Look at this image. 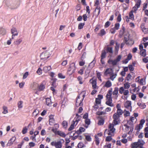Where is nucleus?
<instances>
[{"label":"nucleus","mask_w":148,"mask_h":148,"mask_svg":"<svg viewBox=\"0 0 148 148\" xmlns=\"http://www.w3.org/2000/svg\"><path fill=\"white\" fill-rule=\"evenodd\" d=\"M143 126L141 124H139L135 128V130H136L137 132H138L142 128Z\"/></svg>","instance_id":"nucleus-39"},{"label":"nucleus","mask_w":148,"mask_h":148,"mask_svg":"<svg viewBox=\"0 0 148 148\" xmlns=\"http://www.w3.org/2000/svg\"><path fill=\"white\" fill-rule=\"evenodd\" d=\"M106 34V32L104 29H102L100 31V32L99 34V36H102Z\"/></svg>","instance_id":"nucleus-48"},{"label":"nucleus","mask_w":148,"mask_h":148,"mask_svg":"<svg viewBox=\"0 0 148 148\" xmlns=\"http://www.w3.org/2000/svg\"><path fill=\"white\" fill-rule=\"evenodd\" d=\"M51 145L52 146H54L56 148H61L62 147V145L60 141H53L51 143Z\"/></svg>","instance_id":"nucleus-10"},{"label":"nucleus","mask_w":148,"mask_h":148,"mask_svg":"<svg viewBox=\"0 0 148 148\" xmlns=\"http://www.w3.org/2000/svg\"><path fill=\"white\" fill-rule=\"evenodd\" d=\"M104 122V120L102 119H99L98 124L99 125H102Z\"/></svg>","instance_id":"nucleus-45"},{"label":"nucleus","mask_w":148,"mask_h":148,"mask_svg":"<svg viewBox=\"0 0 148 148\" xmlns=\"http://www.w3.org/2000/svg\"><path fill=\"white\" fill-rule=\"evenodd\" d=\"M45 88V86L42 84H41L38 86V90L39 91L43 90Z\"/></svg>","instance_id":"nucleus-41"},{"label":"nucleus","mask_w":148,"mask_h":148,"mask_svg":"<svg viewBox=\"0 0 148 148\" xmlns=\"http://www.w3.org/2000/svg\"><path fill=\"white\" fill-rule=\"evenodd\" d=\"M62 125L63 127L64 128H67V127L68 126L67 122L65 121H64L62 122Z\"/></svg>","instance_id":"nucleus-47"},{"label":"nucleus","mask_w":148,"mask_h":148,"mask_svg":"<svg viewBox=\"0 0 148 148\" xmlns=\"http://www.w3.org/2000/svg\"><path fill=\"white\" fill-rule=\"evenodd\" d=\"M136 1V4L135 6L133 7L131 11L134 12L136 13L138 8L140 7L141 3V0H135Z\"/></svg>","instance_id":"nucleus-8"},{"label":"nucleus","mask_w":148,"mask_h":148,"mask_svg":"<svg viewBox=\"0 0 148 148\" xmlns=\"http://www.w3.org/2000/svg\"><path fill=\"white\" fill-rule=\"evenodd\" d=\"M130 120L133 123H135L137 121V119L134 117H131L130 118Z\"/></svg>","instance_id":"nucleus-58"},{"label":"nucleus","mask_w":148,"mask_h":148,"mask_svg":"<svg viewBox=\"0 0 148 148\" xmlns=\"http://www.w3.org/2000/svg\"><path fill=\"white\" fill-rule=\"evenodd\" d=\"M6 30L5 28L2 27L0 28V34L2 36H3L6 34Z\"/></svg>","instance_id":"nucleus-26"},{"label":"nucleus","mask_w":148,"mask_h":148,"mask_svg":"<svg viewBox=\"0 0 148 148\" xmlns=\"http://www.w3.org/2000/svg\"><path fill=\"white\" fill-rule=\"evenodd\" d=\"M120 116H119L116 114H114L113 116V120L112 123L114 125H117L119 124L120 122Z\"/></svg>","instance_id":"nucleus-7"},{"label":"nucleus","mask_w":148,"mask_h":148,"mask_svg":"<svg viewBox=\"0 0 148 148\" xmlns=\"http://www.w3.org/2000/svg\"><path fill=\"white\" fill-rule=\"evenodd\" d=\"M81 118L82 117L81 116L79 115L78 114H77L76 115V116L75 118L73 121L75 122V123H76V125H77L78 122L80 120Z\"/></svg>","instance_id":"nucleus-17"},{"label":"nucleus","mask_w":148,"mask_h":148,"mask_svg":"<svg viewBox=\"0 0 148 148\" xmlns=\"http://www.w3.org/2000/svg\"><path fill=\"white\" fill-rule=\"evenodd\" d=\"M112 91V89L108 91L106 96V104L111 107H113L114 106V105L112 102V97H111Z\"/></svg>","instance_id":"nucleus-3"},{"label":"nucleus","mask_w":148,"mask_h":148,"mask_svg":"<svg viewBox=\"0 0 148 148\" xmlns=\"http://www.w3.org/2000/svg\"><path fill=\"white\" fill-rule=\"evenodd\" d=\"M76 69V66L75 64L74 63H72L70 64L69 68V69L68 72H71L70 74H72L73 73L75 72Z\"/></svg>","instance_id":"nucleus-9"},{"label":"nucleus","mask_w":148,"mask_h":148,"mask_svg":"<svg viewBox=\"0 0 148 148\" xmlns=\"http://www.w3.org/2000/svg\"><path fill=\"white\" fill-rule=\"evenodd\" d=\"M125 43L127 44L131 45L134 43V41L131 38L130 39V38H125Z\"/></svg>","instance_id":"nucleus-15"},{"label":"nucleus","mask_w":148,"mask_h":148,"mask_svg":"<svg viewBox=\"0 0 148 148\" xmlns=\"http://www.w3.org/2000/svg\"><path fill=\"white\" fill-rule=\"evenodd\" d=\"M7 5L9 7H11L12 8H16L19 5V2L15 0L11 1L9 2H7Z\"/></svg>","instance_id":"nucleus-5"},{"label":"nucleus","mask_w":148,"mask_h":148,"mask_svg":"<svg viewBox=\"0 0 148 148\" xmlns=\"http://www.w3.org/2000/svg\"><path fill=\"white\" fill-rule=\"evenodd\" d=\"M36 72L39 75H40L42 74V70L40 68H39L37 70Z\"/></svg>","instance_id":"nucleus-55"},{"label":"nucleus","mask_w":148,"mask_h":148,"mask_svg":"<svg viewBox=\"0 0 148 148\" xmlns=\"http://www.w3.org/2000/svg\"><path fill=\"white\" fill-rule=\"evenodd\" d=\"M84 25V23H79L78 26V28L79 29H82Z\"/></svg>","instance_id":"nucleus-51"},{"label":"nucleus","mask_w":148,"mask_h":148,"mask_svg":"<svg viewBox=\"0 0 148 148\" xmlns=\"http://www.w3.org/2000/svg\"><path fill=\"white\" fill-rule=\"evenodd\" d=\"M56 134L63 138L65 137L66 136L64 133L60 131H57L56 132Z\"/></svg>","instance_id":"nucleus-21"},{"label":"nucleus","mask_w":148,"mask_h":148,"mask_svg":"<svg viewBox=\"0 0 148 148\" xmlns=\"http://www.w3.org/2000/svg\"><path fill=\"white\" fill-rule=\"evenodd\" d=\"M76 123H75V122H73V121L71 125L70 126V127L68 129V130L69 131H71L72 130L74 127L76 125H76Z\"/></svg>","instance_id":"nucleus-28"},{"label":"nucleus","mask_w":148,"mask_h":148,"mask_svg":"<svg viewBox=\"0 0 148 148\" xmlns=\"http://www.w3.org/2000/svg\"><path fill=\"white\" fill-rule=\"evenodd\" d=\"M130 87V84L128 82H126L124 84V87H121L119 90L120 94H123L124 95H127L129 93V91L127 90Z\"/></svg>","instance_id":"nucleus-1"},{"label":"nucleus","mask_w":148,"mask_h":148,"mask_svg":"<svg viewBox=\"0 0 148 148\" xmlns=\"http://www.w3.org/2000/svg\"><path fill=\"white\" fill-rule=\"evenodd\" d=\"M118 62L115 59L114 60H109L108 61V63L109 64H112L113 65H116L117 63Z\"/></svg>","instance_id":"nucleus-27"},{"label":"nucleus","mask_w":148,"mask_h":148,"mask_svg":"<svg viewBox=\"0 0 148 148\" xmlns=\"http://www.w3.org/2000/svg\"><path fill=\"white\" fill-rule=\"evenodd\" d=\"M131 146L132 148H137L139 145L138 142H134L131 144Z\"/></svg>","instance_id":"nucleus-29"},{"label":"nucleus","mask_w":148,"mask_h":148,"mask_svg":"<svg viewBox=\"0 0 148 148\" xmlns=\"http://www.w3.org/2000/svg\"><path fill=\"white\" fill-rule=\"evenodd\" d=\"M95 61L93 60L89 65L88 66V67H89L91 69H92V68L94 66V65L95 63Z\"/></svg>","instance_id":"nucleus-37"},{"label":"nucleus","mask_w":148,"mask_h":148,"mask_svg":"<svg viewBox=\"0 0 148 148\" xmlns=\"http://www.w3.org/2000/svg\"><path fill=\"white\" fill-rule=\"evenodd\" d=\"M38 86V84L36 82H34L31 84V87L33 89H35Z\"/></svg>","instance_id":"nucleus-30"},{"label":"nucleus","mask_w":148,"mask_h":148,"mask_svg":"<svg viewBox=\"0 0 148 148\" xmlns=\"http://www.w3.org/2000/svg\"><path fill=\"white\" fill-rule=\"evenodd\" d=\"M99 0H97L95 2L94 6L97 8L96 10H98L99 11V9L100 8L99 5Z\"/></svg>","instance_id":"nucleus-24"},{"label":"nucleus","mask_w":148,"mask_h":148,"mask_svg":"<svg viewBox=\"0 0 148 148\" xmlns=\"http://www.w3.org/2000/svg\"><path fill=\"white\" fill-rule=\"evenodd\" d=\"M133 12L131 11L129 14L130 18L132 20H134V16L133 13Z\"/></svg>","instance_id":"nucleus-43"},{"label":"nucleus","mask_w":148,"mask_h":148,"mask_svg":"<svg viewBox=\"0 0 148 148\" xmlns=\"http://www.w3.org/2000/svg\"><path fill=\"white\" fill-rule=\"evenodd\" d=\"M16 139V138L15 137L13 136L12 137L9 141L7 144V145L8 146H10L11 145L13 144V142Z\"/></svg>","instance_id":"nucleus-19"},{"label":"nucleus","mask_w":148,"mask_h":148,"mask_svg":"<svg viewBox=\"0 0 148 148\" xmlns=\"http://www.w3.org/2000/svg\"><path fill=\"white\" fill-rule=\"evenodd\" d=\"M101 74L100 73H97V77L98 79L100 80L101 82L102 81V80L101 79Z\"/></svg>","instance_id":"nucleus-63"},{"label":"nucleus","mask_w":148,"mask_h":148,"mask_svg":"<svg viewBox=\"0 0 148 148\" xmlns=\"http://www.w3.org/2000/svg\"><path fill=\"white\" fill-rule=\"evenodd\" d=\"M22 41V40L21 39H19L15 41V43L16 44L19 45L21 43Z\"/></svg>","instance_id":"nucleus-59"},{"label":"nucleus","mask_w":148,"mask_h":148,"mask_svg":"<svg viewBox=\"0 0 148 148\" xmlns=\"http://www.w3.org/2000/svg\"><path fill=\"white\" fill-rule=\"evenodd\" d=\"M77 147L79 148H82L83 147H85V145L82 143H79Z\"/></svg>","instance_id":"nucleus-53"},{"label":"nucleus","mask_w":148,"mask_h":148,"mask_svg":"<svg viewBox=\"0 0 148 148\" xmlns=\"http://www.w3.org/2000/svg\"><path fill=\"white\" fill-rule=\"evenodd\" d=\"M85 129L84 128L82 127H80L79 130L76 132V133L78 134H80L82 132H84Z\"/></svg>","instance_id":"nucleus-33"},{"label":"nucleus","mask_w":148,"mask_h":148,"mask_svg":"<svg viewBox=\"0 0 148 148\" xmlns=\"http://www.w3.org/2000/svg\"><path fill=\"white\" fill-rule=\"evenodd\" d=\"M51 69V66H45L43 67V70L45 73H47Z\"/></svg>","instance_id":"nucleus-23"},{"label":"nucleus","mask_w":148,"mask_h":148,"mask_svg":"<svg viewBox=\"0 0 148 148\" xmlns=\"http://www.w3.org/2000/svg\"><path fill=\"white\" fill-rule=\"evenodd\" d=\"M123 113V112L121 109H118L117 110L116 112L114 114H116L119 116H120V115L122 114Z\"/></svg>","instance_id":"nucleus-36"},{"label":"nucleus","mask_w":148,"mask_h":148,"mask_svg":"<svg viewBox=\"0 0 148 148\" xmlns=\"http://www.w3.org/2000/svg\"><path fill=\"white\" fill-rule=\"evenodd\" d=\"M91 69L88 67L87 68L85 72V76L86 77H88Z\"/></svg>","instance_id":"nucleus-22"},{"label":"nucleus","mask_w":148,"mask_h":148,"mask_svg":"<svg viewBox=\"0 0 148 148\" xmlns=\"http://www.w3.org/2000/svg\"><path fill=\"white\" fill-rule=\"evenodd\" d=\"M141 28L143 32L146 34L148 32V29L145 28V25L144 24H142L141 25Z\"/></svg>","instance_id":"nucleus-20"},{"label":"nucleus","mask_w":148,"mask_h":148,"mask_svg":"<svg viewBox=\"0 0 148 148\" xmlns=\"http://www.w3.org/2000/svg\"><path fill=\"white\" fill-rule=\"evenodd\" d=\"M77 79L78 81L79 82V83L80 84H82L83 83V78L81 76H79L77 78Z\"/></svg>","instance_id":"nucleus-44"},{"label":"nucleus","mask_w":148,"mask_h":148,"mask_svg":"<svg viewBox=\"0 0 148 148\" xmlns=\"http://www.w3.org/2000/svg\"><path fill=\"white\" fill-rule=\"evenodd\" d=\"M148 38H143V41L142 42V43L143 44V45H144L145 47V48L147 47V46L148 45V42H144L145 40H148Z\"/></svg>","instance_id":"nucleus-31"},{"label":"nucleus","mask_w":148,"mask_h":148,"mask_svg":"<svg viewBox=\"0 0 148 148\" xmlns=\"http://www.w3.org/2000/svg\"><path fill=\"white\" fill-rule=\"evenodd\" d=\"M113 73V71L111 68H108L105 71L104 74L107 75L108 74L111 75Z\"/></svg>","instance_id":"nucleus-18"},{"label":"nucleus","mask_w":148,"mask_h":148,"mask_svg":"<svg viewBox=\"0 0 148 148\" xmlns=\"http://www.w3.org/2000/svg\"><path fill=\"white\" fill-rule=\"evenodd\" d=\"M49 51L47 50L42 52L40 55V59L43 60H46L51 56Z\"/></svg>","instance_id":"nucleus-6"},{"label":"nucleus","mask_w":148,"mask_h":148,"mask_svg":"<svg viewBox=\"0 0 148 148\" xmlns=\"http://www.w3.org/2000/svg\"><path fill=\"white\" fill-rule=\"evenodd\" d=\"M39 111L38 110L36 109L35 110L34 112H33V115L35 116H36L38 114Z\"/></svg>","instance_id":"nucleus-57"},{"label":"nucleus","mask_w":148,"mask_h":148,"mask_svg":"<svg viewBox=\"0 0 148 148\" xmlns=\"http://www.w3.org/2000/svg\"><path fill=\"white\" fill-rule=\"evenodd\" d=\"M85 96V92H82L80 93L76 101V105L77 107L82 106V101Z\"/></svg>","instance_id":"nucleus-4"},{"label":"nucleus","mask_w":148,"mask_h":148,"mask_svg":"<svg viewBox=\"0 0 148 148\" xmlns=\"http://www.w3.org/2000/svg\"><path fill=\"white\" fill-rule=\"evenodd\" d=\"M106 55V52L105 51H102L101 56V59H103L105 57Z\"/></svg>","instance_id":"nucleus-49"},{"label":"nucleus","mask_w":148,"mask_h":148,"mask_svg":"<svg viewBox=\"0 0 148 148\" xmlns=\"http://www.w3.org/2000/svg\"><path fill=\"white\" fill-rule=\"evenodd\" d=\"M46 102L47 105L48 106H51V99L49 98H47L46 99Z\"/></svg>","instance_id":"nucleus-35"},{"label":"nucleus","mask_w":148,"mask_h":148,"mask_svg":"<svg viewBox=\"0 0 148 148\" xmlns=\"http://www.w3.org/2000/svg\"><path fill=\"white\" fill-rule=\"evenodd\" d=\"M123 112L124 114V115L125 117L128 116L130 115V112L128 111H127L126 110H124Z\"/></svg>","instance_id":"nucleus-46"},{"label":"nucleus","mask_w":148,"mask_h":148,"mask_svg":"<svg viewBox=\"0 0 148 148\" xmlns=\"http://www.w3.org/2000/svg\"><path fill=\"white\" fill-rule=\"evenodd\" d=\"M115 125L113 123H110L108 126V130L106 129L104 132V134L105 135L106 133H107L109 135L111 136H113L114 134L115 129L114 127V126Z\"/></svg>","instance_id":"nucleus-2"},{"label":"nucleus","mask_w":148,"mask_h":148,"mask_svg":"<svg viewBox=\"0 0 148 148\" xmlns=\"http://www.w3.org/2000/svg\"><path fill=\"white\" fill-rule=\"evenodd\" d=\"M139 83L142 85H145V80L143 79H141L139 82Z\"/></svg>","instance_id":"nucleus-50"},{"label":"nucleus","mask_w":148,"mask_h":148,"mask_svg":"<svg viewBox=\"0 0 148 148\" xmlns=\"http://www.w3.org/2000/svg\"><path fill=\"white\" fill-rule=\"evenodd\" d=\"M24 84H25L24 82H23L20 83H19V87L20 88H22L23 87Z\"/></svg>","instance_id":"nucleus-61"},{"label":"nucleus","mask_w":148,"mask_h":148,"mask_svg":"<svg viewBox=\"0 0 148 148\" xmlns=\"http://www.w3.org/2000/svg\"><path fill=\"white\" fill-rule=\"evenodd\" d=\"M2 109L3 110L2 113L3 114H6L8 113V108L7 106H3L2 107Z\"/></svg>","instance_id":"nucleus-25"},{"label":"nucleus","mask_w":148,"mask_h":148,"mask_svg":"<svg viewBox=\"0 0 148 148\" xmlns=\"http://www.w3.org/2000/svg\"><path fill=\"white\" fill-rule=\"evenodd\" d=\"M124 127L125 128L126 131H128V133L129 134H131L133 131L134 129L132 127H130L127 125H125Z\"/></svg>","instance_id":"nucleus-16"},{"label":"nucleus","mask_w":148,"mask_h":148,"mask_svg":"<svg viewBox=\"0 0 148 148\" xmlns=\"http://www.w3.org/2000/svg\"><path fill=\"white\" fill-rule=\"evenodd\" d=\"M27 127H24L22 131V133L23 134H26L27 132Z\"/></svg>","instance_id":"nucleus-54"},{"label":"nucleus","mask_w":148,"mask_h":148,"mask_svg":"<svg viewBox=\"0 0 148 148\" xmlns=\"http://www.w3.org/2000/svg\"><path fill=\"white\" fill-rule=\"evenodd\" d=\"M11 33L12 35V37H15L18 36V32L17 29L15 27H13L11 29Z\"/></svg>","instance_id":"nucleus-13"},{"label":"nucleus","mask_w":148,"mask_h":148,"mask_svg":"<svg viewBox=\"0 0 148 148\" xmlns=\"http://www.w3.org/2000/svg\"><path fill=\"white\" fill-rule=\"evenodd\" d=\"M140 55L143 57H145L146 55V50L145 49L141 50L140 51Z\"/></svg>","instance_id":"nucleus-38"},{"label":"nucleus","mask_w":148,"mask_h":148,"mask_svg":"<svg viewBox=\"0 0 148 148\" xmlns=\"http://www.w3.org/2000/svg\"><path fill=\"white\" fill-rule=\"evenodd\" d=\"M90 82L92 84L93 88L98 89V87L97 86V82L96 79L93 78L90 80Z\"/></svg>","instance_id":"nucleus-14"},{"label":"nucleus","mask_w":148,"mask_h":148,"mask_svg":"<svg viewBox=\"0 0 148 148\" xmlns=\"http://www.w3.org/2000/svg\"><path fill=\"white\" fill-rule=\"evenodd\" d=\"M138 143L139 145H143L145 143V142H144V141L142 139H139L138 140Z\"/></svg>","instance_id":"nucleus-52"},{"label":"nucleus","mask_w":148,"mask_h":148,"mask_svg":"<svg viewBox=\"0 0 148 148\" xmlns=\"http://www.w3.org/2000/svg\"><path fill=\"white\" fill-rule=\"evenodd\" d=\"M124 106L125 108L129 109L130 112L132 111V106H131V102L130 101H126L125 103Z\"/></svg>","instance_id":"nucleus-11"},{"label":"nucleus","mask_w":148,"mask_h":148,"mask_svg":"<svg viewBox=\"0 0 148 148\" xmlns=\"http://www.w3.org/2000/svg\"><path fill=\"white\" fill-rule=\"evenodd\" d=\"M54 119H49V124L50 125H52L55 123Z\"/></svg>","instance_id":"nucleus-62"},{"label":"nucleus","mask_w":148,"mask_h":148,"mask_svg":"<svg viewBox=\"0 0 148 148\" xmlns=\"http://www.w3.org/2000/svg\"><path fill=\"white\" fill-rule=\"evenodd\" d=\"M29 145L30 147H33L35 145V143L33 142H30L29 143Z\"/></svg>","instance_id":"nucleus-60"},{"label":"nucleus","mask_w":148,"mask_h":148,"mask_svg":"<svg viewBox=\"0 0 148 148\" xmlns=\"http://www.w3.org/2000/svg\"><path fill=\"white\" fill-rule=\"evenodd\" d=\"M112 138L111 136H108L106 137V141H110L112 140Z\"/></svg>","instance_id":"nucleus-64"},{"label":"nucleus","mask_w":148,"mask_h":148,"mask_svg":"<svg viewBox=\"0 0 148 148\" xmlns=\"http://www.w3.org/2000/svg\"><path fill=\"white\" fill-rule=\"evenodd\" d=\"M97 9V8H96L95 9L94 12V14L96 16H98L100 12V8L99 9V11L98 10H96Z\"/></svg>","instance_id":"nucleus-42"},{"label":"nucleus","mask_w":148,"mask_h":148,"mask_svg":"<svg viewBox=\"0 0 148 148\" xmlns=\"http://www.w3.org/2000/svg\"><path fill=\"white\" fill-rule=\"evenodd\" d=\"M29 75V73L28 72H26L23 75V79H26Z\"/></svg>","instance_id":"nucleus-56"},{"label":"nucleus","mask_w":148,"mask_h":148,"mask_svg":"<svg viewBox=\"0 0 148 148\" xmlns=\"http://www.w3.org/2000/svg\"><path fill=\"white\" fill-rule=\"evenodd\" d=\"M112 86V83L109 80H108L106 82L104 86L107 88H109L111 86Z\"/></svg>","instance_id":"nucleus-32"},{"label":"nucleus","mask_w":148,"mask_h":148,"mask_svg":"<svg viewBox=\"0 0 148 148\" xmlns=\"http://www.w3.org/2000/svg\"><path fill=\"white\" fill-rule=\"evenodd\" d=\"M119 90L117 87H115L113 91L112 92V94L114 96L113 97V98L114 100H116L118 97V91Z\"/></svg>","instance_id":"nucleus-12"},{"label":"nucleus","mask_w":148,"mask_h":148,"mask_svg":"<svg viewBox=\"0 0 148 148\" xmlns=\"http://www.w3.org/2000/svg\"><path fill=\"white\" fill-rule=\"evenodd\" d=\"M23 101H18L17 105L19 109L22 108L23 107Z\"/></svg>","instance_id":"nucleus-34"},{"label":"nucleus","mask_w":148,"mask_h":148,"mask_svg":"<svg viewBox=\"0 0 148 148\" xmlns=\"http://www.w3.org/2000/svg\"><path fill=\"white\" fill-rule=\"evenodd\" d=\"M137 104L140 108L142 109L145 108L146 106V105L143 103H138Z\"/></svg>","instance_id":"nucleus-40"}]
</instances>
